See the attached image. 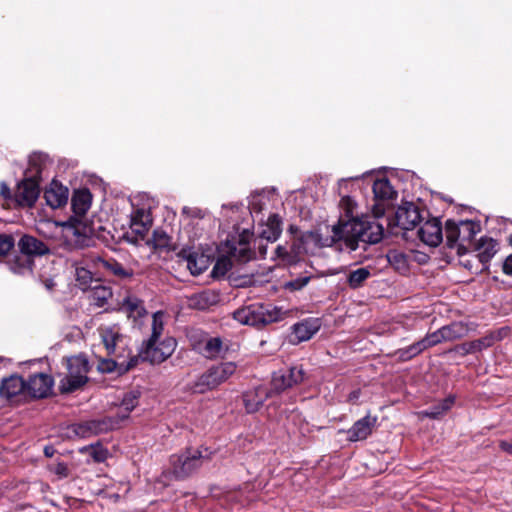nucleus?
Returning <instances> with one entry per match:
<instances>
[{
  "instance_id": "obj_1",
  "label": "nucleus",
  "mask_w": 512,
  "mask_h": 512,
  "mask_svg": "<svg viewBox=\"0 0 512 512\" xmlns=\"http://www.w3.org/2000/svg\"><path fill=\"white\" fill-rule=\"evenodd\" d=\"M332 235L321 239L315 232H306L302 235L303 252L308 253L307 247L310 243L320 246H332L338 241H343L346 248L354 251L358 248L359 242L364 244H375L381 241L384 233L383 226L377 220L369 217L353 219L345 222L341 220L340 225L332 226Z\"/></svg>"
},
{
  "instance_id": "obj_2",
  "label": "nucleus",
  "mask_w": 512,
  "mask_h": 512,
  "mask_svg": "<svg viewBox=\"0 0 512 512\" xmlns=\"http://www.w3.org/2000/svg\"><path fill=\"white\" fill-rule=\"evenodd\" d=\"M208 456L202 450H189L181 455H173L170 458V469L163 473L168 479L183 480L190 476L203 463Z\"/></svg>"
},
{
  "instance_id": "obj_3",
  "label": "nucleus",
  "mask_w": 512,
  "mask_h": 512,
  "mask_svg": "<svg viewBox=\"0 0 512 512\" xmlns=\"http://www.w3.org/2000/svg\"><path fill=\"white\" fill-rule=\"evenodd\" d=\"M233 317L240 324L259 326L280 320L282 313L276 307L253 304L236 310Z\"/></svg>"
},
{
  "instance_id": "obj_4",
  "label": "nucleus",
  "mask_w": 512,
  "mask_h": 512,
  "mask_svg": "<svg viewBox=\"0 0 512 512\" xmlns=\"http://www.w3.org/2000/svg\"><path fill=\"white\" fill-rule=\"evenodd\" d=\"M480 231V224L471 220L455 221L448 220L445 226L447 244L450 247H457L460 253L469 245L476 234Z\"/></svg>"
},
{
  "instance_id": "obj_5",
  "label": "nucleus",
  "mask_w": 512,
  "mask_h": 512,
  "mask_svg": "<svg viewBox=\"0 0 512 512\" xmlns=\"http://www.w3.org/2000/svg\"><path fill=\"white\" fill-rule=\"evenodd\" d=\"M62 245L68 250L82 249L88 246L89 229L79 219L71 218L59 224Z\"/></svg>"
},
{
  "instance_id": "obj_6",
  "label": "nucleus",
  "mask_w": 512,
  "mask_h": 512,
  "mask_svg": "<svg viewBox=\"0 0 512 512\" xmlns=\"http://www.w3.org/2000/svg\"><path fill=\"white\" fill-rule=\"evenodd\" d=\"M235 371L236 365L233 362H225L213 366L195 381L192 389L195 393L199 394L215 389L229 379Z\"/></svg>"
},
{
  "instance_id": "obj_7",
  "label": "nucleus",
  "mask_w": 512,
  "mask_h": 512,
  "mask_svg": "<svg viewBox=\"0 0 512 512\" xmlns=\"http://www.w3.org/2000/svg\"><path fill=\"white\" fill-rule=\"evenodd\" d=\"M67 376L61 381V388L65 392H71L87 381L88 361L83 356H73L67 359Z\"/></svg>"
},
{
  "instance_id": "obj_8",
  "label": "nucleus",
  "mask_w": 512,
  "mask_h": 512,
  "mask_svg": "<svg viewBox=\"0 0 512 512\" xmlns=\"http://www.w3.org/2000/svg\"><path fill=\"white\" fill-rule=\"evenodd\" d=\"M176 348V341L171 337L158 339V341H147L141 354L143 359L151 363H161L172 355Z\"/></svg>"
},
{
  "instance_id": "obj_9",
  "label": "nucleus",
  "mask_w": 512,
  "mask_h": 512,
  "mask_svg": "<svg viewBox=\"0 0 512 512\" xmlns=\"http://www.w3.org/2000/svg\"><path fill=\"white\" fill-rule=\"evenodd\" d=\"M178 257L186 264L187 269L192 275H200L206 271L210 265V257L191 247H183L178 252Z\"/></svg>"
},
{
  "instance_id": "obj_10",
  "label": "nucleus",
  "mask_w": 512,
  "mask_h": 512,
  "mask_svg": "<svg viewBox=\"0 0 512 512\" xmlns=\"http://www.w3.org/2000/svg\"><path fill=\"white\" fill-rule=\"evenodd\" d=\"M40 193L39 182L34 178H25L18 183L14 193L13 199L19 206H32L37 200Z\"/></svg>"
},
{
  "instance_id": "obj_11",
  "label": "nucleus",
  "mask_w": 512,
  "mask_h": 512,
  "mask_svg": "<svg viewBox=\"0 0 512 512\" xmlns=\"http://www.w3.org/2000/svg\"><path fill=\"white\" fill-rule=\"evenodd\" d=\"M53 384V379L45 373L32 375L25 381L26 394L33 398H44L50 394Z\"/></svg>"
},
{
  "instance_id": "obj_12",
  "label": "nucleus",
  "mask_w": 512,
  "mask_h": 512,
  "mask_svg": "<svg viewBox=\"0 0 512 512\" xmlns=\"http://www.w3.org/2000/svg\"><path fill=\"white\" fill-rule=\"evenodd\" d=\"M152 226V217L149 209L134 208L130 216V229L137 238L143 240Z\"/></svg>"
},
{
  "instance_id": "obj_13",
  "label": "nucleus",
  "mask_w": 512,
  "mask_h": 512,
  "mask_svg": "<svg viewBox=\"0 0 512 512\" xmlns=\"http://www.w3.org/2000/svg\"><path fill=\"white\" fill-rule=\"evenodd\" d=\"M373 193L376 204L373 207L376 217L384 214V202L393 199L396 192L387 178L377 179L373 184Z\"/></svg>"
},
{
  "instance_id": "obj_14",
  "label": "nucleus",
  "mask_w": 512,
  "mask_h": 512,
  "mask_svg": "<svg viewBox=\"0 0 512 512\" xmlns=\"http://www.w3.org/2000/svg\"><path fill=\"white\" fill-rule=\"evenodd\" d=\"M304 379V370L302 367H291L286 371H279L274 374L272 379L273 390L280 392L286 388L302 382Z\"/></svg>"
},
{
  "instance_id": "obj_15",
  "label": "nucleus",
  "mask_w": 512,
  "mask_h": 512,
  "mask_svg": "<svg viewBox=\"0 0 512 512\" xmlns=\"http://www.w3.org/2000/svg\"><path fill=\"white\" fill-rule=\"evenodd\" d=\"M420 218L418 208L412 203L400 206L395 214L396 225L403 230L413 229L420 222Z\"/></svg>"
},
{
  "instance_id": "obj_16",
  "label": "nucleus",
  "mask_w": 512,
  "mask_h": 512,
  "mask_svg": "<svg viewBox=\"0 0 512 512\" xmlns=\"http://www.w3.org/2000/svg\"><path fill=\"white\" fill-rule=\"evenodd\" d=\"M418 235L426 245L436 247L443 239L442 227L437 219L426 221L419 229Z\"/></svg>"
},
{
  "instance_id": "obj_17",
  "label": "nucleus",
  "mask_w": 512,
  "mask_h": 512,
  "mask_svg": "<svg viewBox=\"0 0 512 512\" xmlns=\"http://www.w3.org/2000/svg\"><path fill=\"white\" fill-rule=\"evenodd\" d=\"M69 191L60 182L53 180L44 192L46 203L52 208H59L68 201Z\"/></svg>"
},
{
  "instance_id": "obj_18",
  "label": "nucleus",
  "mask_w": 512,
  "mask_h": 512,
  "mask_svg": "<svg viewBox=\"0 0 512 512\" xmlns=\"http://www.w3.org/2000/svg\"><path fill=\"white\" fill-rule=\"evenodd\" d=\"M98 331L108 354H115L124 344V337L116 325L101 326Z\"/></svg>"
},
{
  "instance_id": "obj_19",
  "label": "nucleus",
  "mask_w": 512,
  "mask_h": 512,
  "mask_svg": "<svg viewBox=\"0 0 512 512\" xmlns=\"http://www.w3.org/2000/svg\"><path fill=\"white\" fill-rule=\"evenodd\" d=\"M0 395L7 399L26 394L25 380L18 375H11L3 379L0 386Z\"/></svg>"
},
{
  "instance_id": "obj_20",
  "label": "nucleus",
  "mask_w": 512,
  "mask_h": 512,
  "mask_svg": "<svg viewBox=\"0 0 512 512\" xmlns=\"http://www.w3.org/2000/svg\"><path fill=\"white\" fill-rule=\"evenodd\" d=\"M376 424V418L369 415L356 421L348 430V439L350 441H360L366 439L372 432Z\"/></svg>"
},
{
  "instance_id": "obj_21",
  "label": "nucleus",
  "mask_w": 512,
  "mask_h": 512,
  "mask_svg": "<svg viewBox=\"0 0 512 512\" xmlns=\"http://www.w3.org/2000/svg\"><path fill=\"white\" fill-rule=\"evenodd\" d=\"M270 397V391L259 386L252 391H248L243 395V401L248 413H254L260 409L266 399Z\"/></svg>"
},
{
  "instance_id": "obj_22",
  "label": "nucleus",
  "mask_w": 512,
  "mask_h": 512,
  "mask_svg": "<svg viewBox=\"0 0 512 512\" xmlns=\"http://www.w3.org/2000/svg\"><path fill=\"white\" fill-rule=\"evenodd\" d=\"M6 264L12 273L27 275L32 272L33 259L29 255L20 252L13 253L7 258Z\"/></svg>"
},
{
  "instance_id": "obj_23",
  "label": "nucleus",
  "mask_w": 512,
  "mask_h": 512,
  "mask_svg": "<svg viewBox=\"0 0 512 512\" xmlns=\"http://www.w3.org/2000/svg\"><path fill=\"white\" fill-rule=\"evenodd\" d=\"M219 302V295L213 290H203L188 298V305L191 308L205 310Z\"/></svg>"
},
{
  "instance_id": "obj_24",
  "label": "nucleus",
  "mask_w": 512,
  "mask_h": 512,
  "mask_svg": "<svg viewBox=\"0 0 512 512\" xmlns=\"http://www.w3.org/2000/svg\"><path fill=\"white\" fill-rule=\"evenodd\" d=\"M20 253L29 255L30 258L36 255H45L49 252L48 247L33 236L24 235L18 242Z\"/></svg>"
},
{
  "instance_id": "obj_25",
  "label": "nucleus",
  "mask_w": 512,
  "mask_h": 512,
  "mask_svg": "<svg viewBox=\"0 0 512 512\" xmlns=\"http://www.w3.org/2000/svg\"><path fill=\"white\" fill-rule=\"evenodd\" d=\"M281 219L278 215L272 214L269 216L267 222L261 226L259 236L269 242L276 241L281 234Z\"/></svg>"
},
{
  "instance_id": "obj_26",
  "label": "nucleus",
  "mask_w": 512,
  "mask_h": 512,
  "mask_svg": "<svg viewBox=\"0 0 512 512\" xmlns=\"http://www.w3.org/2000/svg\"><path fill=\"white\" fill-rule=\"evenodd\" d=\"M120 310L125 313L128 318H132L134 321L146 314L143 302L135 296H127L124 298L120 306Z\"/></svg>"
},
{
  "instance_id": "obj_27",
  "label": "nucleus",
  "mask_w": 512,
  "mask_h": 512,
  "mask_svg": "<svg viewBox=\"0 0 512 512\" xmlns=\"http://www.w3.org/2000/svg\"><path fill=\"white\" fill-rule=\"evenodd\" d=\"M319 329L317 320H305L293 326L292 336L297 342L309 340Z\"/></svg>"
},
{
  "instance_id": "obj_28",
  "label": "nucleus",
  "mask_w": 512,
  "mask_h": 512,
  "mask_svg": "<svg viewBox=\"0 0 512 512\" xmlns=\"http://www.w3.org/2000/svg\"><path fill=\"white\" fill-rule=\"evenodd\" d=\"M110 428H112V425H109L105 421L92 420L77 425L74 431L80 437H89L91 435H96L105 432Z\"/></svg>"
},
{
  "instance_id": "obj_29",
  "label": "nucleus",
  "mask_w": 512,
  "mask_h": 512,
  "mask_svg": "<svg viewBox=\"0 0 512 512\" xmlns=\"http://www.w3.org/2000/svg\"><path fill=\"white\" fill-rule=\"evenodd\" d=\"M497 252V243L491 238H481L476 247V255L482 265H486Z\"/></svg>"
},
{
  "instance_id": "obj_30",
  "label": "nucleus",
  "mask_w": 512,
  "mask_h": 512,
  "mask_svg": "<svg viewBox=\"0 0 512 512\" xmlns=\"http://www.w3.org/2000/svg\"><path fill=\"white\" fill-rule=\"evenodd\" d=\"M92 196L86 189L78 190L72 197V208L76 215L83 216L91 206Z\"/></svg>"
},
{
  "instance_id": "obj_31",
  "label": "nucleus",
  "mask_w": 512,
  "mask_h": 512,
  "mask_svg": "<svg viewBox=\"0 0 512 512\" xmlns=\"http://www.w3.org/2000/svg\"><path fill=\"white\" fill-rule=\"evenodd\" d=\"M47 157L41 153H34L29 157L26 176L39 181L43 168L45 167Z\"/></svg>"
},
{
  "instance_id": "obj_32",
  "label": "nucleus",
  "mask_w": 512,
  "mask_h": 512,
  "mask_svg": "<svg viewBox=\"0 0 512 512\" xmlns=\"http://www.w3.org/2000/svg\"><path fill=\"white\" fill-rule=\"evenodd\" d=\"M90 300L98 307L104 306L111 298L112 292L110 288L95 282L90 288Z\"/></svg>"
},
{
  "instance_id": "obj_33",
  "label": "nucleus",
  "mask_w": 512,
  "mask_h": 512,
  "mask_svg": "<svg viewBox=\"0 0 512 512\" xmlns=\"http://www.w3.org/2000/svg\"><path fill=\"white\" fill-rule=\"evenodd\" d=\"M98 263L107 271L120 279H127L133 275L132 270L125 268L122 264L114 260H104L98 258Z\"/></svg>"
},
{
  "instance_id": "obj_34",
  "label": "nucleus",
  "mask_w": 512,
  "mask_h": 512,
  "mask_svg": "<svg viewBox=\"0 0 512 512\" xmlns=\"http://www.w3.org/2000/svg\"><path fill=\"white\" fill-rule=\"evenodd\" d=\"M468 328L462 322H454L450 325L442 327V334L444 335V341H454L466 336Z\"/></svg>"
},
{
  "instance_id": "obj_35",
  "label": "nucleus",
  "mask_w": 512,
  "mask_h": 512,
  "mask_svg": "<svg viewBox=\"0 0 512 512\" xmlns=\"http://www.w3.org/2000/svg\"><path fill=\"white\" fill-rule=\"evenodd\" d=\"M389 264L398 272L405 273L408 270L409 262L407 255L400 250H390L387 253Z\"/></svg>"
},
{
  "instance_id": "obj_36",
  "label": "nucleus",
  "mask_w": 512,
  "mask_h": 512,
  "mask_svg": "<svg viewBox=\"0 0 512 512\" xmlns=\"http://www.w3.org/2000/svg\"><path fill=\"white\" fill-rule=\"evenodd\" d=\"M371 276V272L366 267L357 268L350 271L347 275V283L350 288L357 289Z\"/></svg>"
},
{
  "instance_id": "obj_37",
  "label": "nucleus",
  "mask_w": 512,
  "mask_h": 512,
  "mask_svg": "<svg viewBox=\"0 0 512 512\" xmlns=\"http://www.w3.org/2000/svg\"><path fill=\"white\" fill-rule=\"evenodd\" d=\"M138 404V393L137 392H129L127 393L120 404L118 417L121 420H124L128 417L129 413L137 406Z\"/></svg>"
},
{
  "instance_id": "obj_38",
  "label": "nucleus",
  "mask_w": 512,
  "mask_h": 512,
  "mask_svg": "<svg viewBox=\"0 0 512 512\" xmlns=\"http://www.w3.org/2000/svg\"><path fill=\"white\" fill-rule=\"evenodd\" d=\"M339 206L343 214L340 216L337 225H340L341 220L347 222L353 219H358L357 217L354 216L357 205L352 198H350L349 196L342 197Z\"/></svg>"
},
{
  "instance_id": "obj_39",
  "label": "nucleus",
  "mask_w": 512,
  "mask_h": 512,
  "mask_svg": "<svg viewBox=\"0 0 512 512\" xmlns=\"http://www.w3.org/2000/svg\"><path fill=\"white\" fill-rule=\"evenodd\" d=\"M76 281L82 290H88L96 280L93 279L92 273L82 266L75 267Z\"/></svg>"
},
{
  "instance_id": "obj_40",
  "label": "nucleus",
  "mask_w": 512,
  "mask_h": 512,
  "mask_svg": "<svg viewBox=\"0 0 512 512\" xmlns=\"http://www.w3.org/2000/svg\"><path fill=\"white\" fill-rule=\"evenodd\" d=\"M164 330V313L162 311H158L153 314L152 319V334L148 341H158L161 337Z\"/></svg>"
},
{
  "instance_id": "obj_41",
  "label": "nucleus",
  "mask_w": 512,
  "mask_h": 512,
  "mask_svg": "<svg viewBox=\"0 0 512 512\" xmlns=\"http://www.w3.org/2000/svg\"><path fill=\"white\" fill-rule=\"evenodd\" d=\"M222 346L223 345L220 338H210L204 344L203 353L207 358L217 357L222 352Z\"/></svg>"
},
{
  "instance_id": "obj_42",
  "label": "nucleus",
  "mask_w": 512,
  "mask_h": 512,
  "mask_svg": "<svg viewBox=\"0 0 512 512\" xmlns=\"http://www.w3.org/2000/svg\"><path fill=\"white\" fill-rule=\"evenodd\" d=\"M147 244L154 248L163 249L169 246L170 238L163 230H155L151 238L146 241Z\"/></svg>"
},
{
  "instance_id": "obj_43",
  "label": "nucleus",
  "mask_w": 512,
  "mask_h": 512,
  "mask_svg": "<svg viewBox=\"0 0 512 512\" xmlns=\"http://www.w3.org/2000/svg\"><path fill=\"white\" fill-rule=\"evenodd\" d=\"M453 403L454 399L449 397L447 399H444L439 405L424 411L423 414L430 418H437L446 411H448L452 407Z\"/></svg>"
},
{
  "instance_id": "obj_44",
  "label": "nucleus",
  "mask_w": 512,
  "mask_h": 512,
  "mask_svg": "<svg viewBox=\"0 0 512 512\" xmlns=\"http://www.w3.org/2000/svg\"><path fill=\"white\" fill-rule=\"evenodd\" d=\"M491 345V339L485 338L462 345L465 353H473Z\"/></svg>"
},
{
  "instance_id": "obj_45",
  "label": "nucleus",
  "mask_w": 512,
  "mask_h": 512,
  "mask_svg": "<svg viewBox=\"0 0 512 512\" xmlns=\"http://www.w3.org/2000/svg\"><path fill=\"white\" fill-rule=\"evenodd\" d=\"M182 215L186 220L202 219L205 217L206 212L197 207H183Z\"/></svg>"
},
{
  "instance_id": "obj_46",
  "label": "nucleus",
  "mask_w": 512,
  "mask_h": 512,
  "mask_svg": "<svg viewBox=\"0 0 512 512\" xmlns=\"http://www.w3.org/2000/svg\"><path fill=\"white\" fill-rule=\"evenodd\" d=\"M421 341L423 343H425V348L434 346V345L444 341V335L442 334V328H440L437 331L427 335Z\"/></svg>"
},
{
  "instance_id": "obj_47",
  "label": "nucleus",
  "mask_w": 512,
  "mask_h": 512,
  "mask_svg": "<svg viewBox=\"0 0 512 512\" xmlns=\"http://www.w3.org/2000/svg\"><path fill=\"white\" fill-rule=\"evenodd\" d=\"M89 455L94 459L96 462H103L106 460L108 456L107 449L103 448L100 445L97 446H91L89 449Z\"/></svg>"
},
{
  "instance_id": "obj_48",
  "label": "nucleus",
  "mask_w": 512,
  "mask_h": 512,
  "mask_svg": "<svg viewBox=\"0 0 512 512\" xmlns=\"http://www.w3.org/2000/svg\"><path fill=\"white\" fill-rule=\"evenodd\" d=\"M14 247V238L11 235H0V255L7 254Z\"/></svg>"
},
{
  "instance_id": "obj_49",
  "label": "nucleus",
  "mask_w": 512,
  "mask_h": 512,
  "mask_svg": "<svg viewBox=\"0 0 512 512\" xmlns=\"http://www.w3.org/2000/svg\"><path fill=\"white\" fill-rule=\"evenodd\" d=\"M232 255L239 260H246L250 258V249L248 248L246 243H240L239 248H234L232 250Z\"/></svg>"
},
{
  "instance_id": "obj_50",
  "label": "nucleus",
  "mask_w": 512,
  "mask_h": 512,
  "mask_svg": "<svg viewBox=\"0 0 512 512\" xmlns=\"http://www.w3.org/2000/svg\"><path fill=\"white\" fill-rule=\"evenodd\" d=\"M425 343L421 340L407 347L408 355L405 356L406 359H411L425 350Z\"/></svg>"
},
{
  "instance_id": "obj_51",
  "label": "nucleus",
  "mask_w": 512,
  "mask_h": 512,
  "mask_svg": "<svg viewBox=\"0 0 512 512\" xmlns=\"http://www.w3.org/2000/svg\"><path fill=\"white\" fill-rule=\"evenodd\" d=\"M309 277L298 278L286 283L285 287L290 290H300L309 282Z\"/></svg>"
},
{
  "instance_id": "obj_52",
  "label": "nucleus",
  "mask_w": 512,
  "mask_h": 512,
  "mask_svg": "<svg viewBox=\"0 0 512 512\" xmlns=\"http://www.w3.org/2000/svg\"><path fill=\"white\" fill-rule=\"evenodd\" d=\"M98 368L101 372L110 373L116 368V362L111 359H104L99 362Z\"/></svg>"
},
{
  "instance_id": "obj_53",
  "label": "nucleus",
  "mask_w": 512,
  "mask_h": 512,
  "mask_svg": "<svg viewBox=\"0 0 512 512\" xmlns=\"http://www.w3.org/2000/svg\"><path fill=\"white\" fill-rule=\"evenodd\" d=\"M262 197L260 195L253 196L250 201V210L252 214H260L262 211Z\"/></svg>"
},
{
  "instance_id": "obj_54",
  "label": "nucleus",
  "mask_w": 512,
  "mask_h": 512,
  "mask_svg": "<svg viewBox=\"0 0 512 512\" xmlns=\"http://www.w3.org/2000/svg\"><path fill=\"white\" fill-rule=\"evenodd\" d=\"M229 262L225 259H219L213 269V273L215 274H225L227 270L229 269Z\"/></svg>"
},
{
  "instance_id": "obj_55",
  "label": "nucleus",
  "mask_w": 512,
  "mask_h": 512,
  "mask_svg": "<svg viewBox=\"0 0 512 512\" xmlns=\"http://www.w3.org/2000/svg\"><path fill=\"white\" fill-rule=\"evenodd\" d=\"M510 242L512 243V237H510ZM502 270L504 274L512 276V253L505 258L502 264Z\"/></svg>"
},
{
  "instance_id": "obj_56",
  "label": "nucleus",
  "mask_w": 512,
  "mask_h": 512,
  "mask_svg": "<svg viewBox=\"0 0 512 512\" xmlns=\"http://www.w3.org/2000/svg\"><path fill=\"white\" fill-rule=\"evenodd\" d=\"M500 447L502 450L512 455V439L509 441H501Z\"/></svg>"
},
{
  "instance_id": "obj_57",
  "label": "nucleus",
  "mask_w": 512,
  "mask_h": 512,
  "mask_svg": "<svg viewBox=\"0 0 512 512\" xmlns=\"http://www.w3.org/2000/svg\"><path fill=\"white\" fill-rule=\"evenodd\" d=\"M0 193L3 197H5L7 199L13 198V195H11V191H10L9 187L4 183L1 184Z\"/></svg>"
},
{
  "instance_id": "obj_58",
  "label": "nucleus",
  "mask_w": 512,
  "mask_h": 512,
  "mask_svg": "<svg viewBox=\"0 0 512 512\" xmlns=\"http://www.w3.org/2000/svg\"><path fill=\"white\" fill-rule=\"evenodd\" d=\"M275 252H276L277 257L283 258V259L288 255L286 248L283 246H278L276 248Z\"/></svg>"
},
{
  "instance_id": "obj_59",
  "label": "nucleus",
  "mask_w": 512,
  "mask_h": 512,
  "mask_svg": "<svg viewBox=\"0 0 512 512\" xmlns=\"http://www.w3.org/2000/svg\"><path fill=\"white\" fill-rule=\"evenodd\" d=\"M398 358L402 361H407L408 359L405 358V356L408 355V352H407V348L405 349H400L396 352Z\"/></svg>"
},
{
  "instance_id": "obj_60",
  "label": "nucleus",
  "mask_w": 512,
  "mask_h": 512,
  "mask_svg": "<svg viewBox=\"0 0 512 512\" xmlns=\"http://www.w3.org/2000/svg\"><path fill=\"white\" fill-rule=\"evenodd\" d=\"M109 498H110L111 500H113L114 502H117V501L119 500L120 496H119L118 494L114 493V494H111V495L109 496Z\"/></svg>"
},
{
  "instance_id": "obj_61",
  "label": "nucleus",
  "mask_w": 512,
  "mask_h": 512,
  "mask_svg": "<svg viewBox=\"0 0 512 512\" xmlns=\"http://www.w3.org/2000/svg\"><path fill=\"white\" fill-rule=\"evenodd\" d=\"M65 470H66V467H64V466H61V465H60V466L58 467V471H57V472H58L59 474H62V475H64V476H65V475H66V474H65Z\"/></svg>"
},
{
  "instance_id": "obj_62",
  "label": "nucleus",
  "mask_w": 512,
  "mask_h": 512,
  "mask_svg": "<svg viewBox=\"0 0 512 512\" xmlns=\"http://www.w3.org/2000/svg\"><path fill=\"white\" fill-rule=\"evenodd\" d=\"M357 398H358V394H357V392H353V393H351V394H350V399H351V400H352V399H357Z\"/></svg>"
},
{
  "instance_id": "obj_63",
  "label": "nucleus",
  "mask_w": 512,
  "mask_h": 512,
  "mask_svg": "<svg viewBox=\"0 0 512 512\" xmlns=\"http://www.w3.org/2000/svg\"><path fill=\"white\" fill-rule=\"evenodd\" d=\"M465 267L471 269L472 268V265L470 264V261L467 260V262L463 263Z\"/></svg>"
},
{
  "instance_id": "obj_64",
  "label": "nucleus",
  "mask_w": 512,
  "mask_h": 512,
  "mask_svg": "<svg viewBox=\"0 0 512 512\" xmlns=\"http://www.w3.org/2000/svg\"><path fill=\"white\" fill-rule=\"evenodd\" d=\"M45 454H46L47 456H51V455H52V454L50 453V451H49V449H48V448H45Z\"/></svg>"
}]
</instances>
